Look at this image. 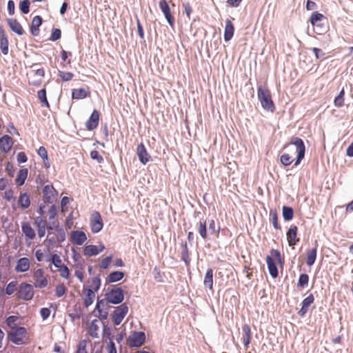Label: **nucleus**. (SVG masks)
<instances>
[{
	"instance_id": "obj_1",
	"label": "nucleus",
	"mask_w": 353,
	"mask_h": 353,
	"mask_svg": "<svg viewBox=\"0 0 353 353\" xmlns=\"http://www.w3.org/2000/svg\"><path fill=\"white\" fill-rule=\"evenodd\" d=\"M101 279L98 276L91 278L87 285H84L82 290L83 305L88 307L91 305L95 299V294L101 287Z\"/></svg>"
},
{
	"instance_id": "obj_2",
	"label": "nucleus",
	"mask_w": 353,
	"mask_h": 353,
	"mask_svg": "<svg viewBox=\"0 0 353 353\" xmlns=\"http://www.w3.org/2000/svg\"><path fill=\"white\" fill-rule=\"evenodd\" d=\"M273 258L281 265L283 264L284 260L281 257L280 252L275 249H272L271 250V256H267L266 257V263L270 274L272 278L275 279L278 276L279 273L276 265L273 261Z\"/></svg>"
},
{
	"instance_id": "obj_3",
	"label": "nucleus",
	"mask_w": 353,
	"mask_h": 353,
	"mask_svg": "<svg viewBox=\"0 0 353 353\" xmlns=\"http://www.w3.org/2000/svg\"><path fill=\"white\" fill-rule=\"evenodd\" d=\"M258 98L263 109L271 112L274 111L275 105L270 90H258Z\"/></svg>"
},
{
	"instance_id": "obj_4",
	"label": "nucleus",
	"mask_w": 353,
	"mask_h": 353,
	"mask_svg": "<svg viewBox=\"0 0 353 353\" xmlns=\"http://www.w3.org/2000/svg\"><path fill=\"white\" fill-rule=\"evenodd\" d=\"M9 339L16 345H22L26 343L27 339V330L23 327H19L8 332Z\"/></svg>"
},
{
	"instance_id": "obj_5",
	"label": "nucleus",
	"mask_w": 353,
	"mask_h": 353,
	"mask_svg": "<svg viewBox=\"0 0 353 353\" xmlns=\"http://www.w3.org/2000/svg\"><path fill=\"white\" fill-rule=\"evenodd\" d=\"M290 143L294 145L296 148L297 157L294 165L297 166L305 157V146L303 140L297 137H292L290 139Z\"/></svg>"
},
{
	"instance_id": "obj_6",
	"label": "nucleus",
	"mask_w": 353,
	"mask_h": 353,
	"mask_svg": "<svg viewBox=\"0 0 353 353\" xmlns=\"http://www.w3.org/2000/svg\"><path fill=\"white\" fill-rule=\"evenodd\" d=\"M123 291L121 288L114 287L105 295V299L108 303L119 304L123 300Z\"/></svg>"
},
{
	"instance_id": "obj_7",
	"label": "nucleus",
	"mask_w": 353,
	"mask_h": 353,
	"mask_svg": "<svg viewBox=\"0 0 353 353\" xmlns=\"http://www.w3.org/2000/svg\"><path fill=\"white\" fill-rule=\"evenodd\" d=\"M34 291L32 286L26 283H21L19 287L17 296L19 299L29 301L32 299Z\"/></svg>"
},
{
	"instance_id": "obj_8",
	"label": "nucleus",
	"mask_w": 353,
	"mask_h": 353,
	"mask_svg": "<svg viewBox=\"0 0 353 353\" xmlns=\"http://www.w3.org/2000/svg\"><path fill=\"white\" fill-rule=\"evenodd\" d=\"M145 341V334L143 332H134L127 339L128 345L131 347H139Z\"/></svg>"
},
{
	"instance_id": "obj_9",
	"label": "nucleus",
	"mask_w": 353,
	"mask_h": 353,
	"mask_svg": "<svg viewBox=\"0 0 353 353\" xmlns=\"http://www.w3.org/2000/svg\"><path fill=\"white\" fill-rule=\"evenodd\" d=\"M34 286L37 288H46L48 284V281L41 268L35 270L33 272Z\"/></svg>"
},
{
	"instance_id": "obj_10",
	"label": "nucleus",
	"mask_w": 353,
	"mask_h": 353,
	"mask_svg": "<svg viewBox=\"0 0 353 353\" xmlns=\"http://www.w3.org/2000/svg\"><path fill=\"white\" fill-rule=\"evenodd\" d=\"M90 224L91 231L93 233H98L102 230L103 227V223L101 214L99 212L94 211L92 213Z\"/></svg>"
},
{
	"instance_id": "obj_11",
	"label": "nucleus",
	"mask_w": 353,
	"mask_h": 353,
	"mask_svg": "<svg viewBox=\"0 0 353 353\" xmlns=\"http://www.w3.org/2000/svg\"><path fill=\"white\" fill-rule=\"evenodd\" d=\"M44 74L45 72L43 68L32 70L28 75L29 83L34 86H39L44 77Z\"/></svg>"
},
{
	"instance_id": "obj_12",
	"label": "nucleus",
	"mask_w": 353,
	"mask_h": 353,
	"mask_svg": "<svg viewBox=\"0 0 353 353\" xmlns=\"http://www.w3.org/2000/svg\"><path fill=\"white\" fill-rule=\"evenodd\" d=\"M128 312V307L125 304H121L114 311L112 320L116 325H119Z\"/></svg>"
},
{
	"instance_id": "obj_13",
	"label": "nucleus",
	"mask_w": 353,
	"mask_h": 353,
	"mask_svg": "<svg viewBox=\"0 0 353 353\" xmlns=\"http://www.w3.org/2000/svg\"><path fill=\"white\" fill-rule=\"evenodd\" d=\"M159 8L167 20L168 24L173 27L175 23L174 17L172 15L170 8L165 0H161L159 2Z\"/></svg>"
},
{
	"instance_id": "obj_14",
	"label": "nucleus",
	"mask_w": 353,
	"mask_h": 353,
	"mask_svg": "<svg viewBox=\"0 0 353 353\" xmlns=\"http://www.w3.org/2000/svg\"><path fill=\"white\" fill-rule=\"evenodd\" d=\"M287 241L289 246H294L299 241L298 237V228L292 225L286 233Z\"/></svg>"
},
{
	"instance_id": "obj_15",
	"label": "nucleus",
	"mask_w": 353,
	"mask_h": 353,
	"mask_svg": "<svg viewBox=\"0 0 353 353\" xmlns=\"http://www.w3.org/2000/svg\"><path fill=\"white\" fill-rule=\"evenodd\" d=\"M45 202L52 203L57 196V192L52 185H46L43 189Z\"/></svg>"
},
{
	"instance_id": "obj_16",
	"label": "nucleus",
	"mask_w": 353,
	"mask_h": 353,
	"mask_svg": "<svg viewBox=\"0 0 353 353\" xmlns=\"http://www.w3.org/2000/svg\"><path fill=\"white\" fill-rule=\"evenodd\" d=\"M70 241L77 245H81L87 240V236L83 231L73 230L70 232Z\"/></svg>"
},
{
	"instance_id": "obj_17",
	"label": "nucleus",
	"mask_w": 353,
	"mask_h": 353,
	"mask_svg": "<svg viewBox=\"0 0 353 353\" xmlns=\"http://www.w3.org/2000/svg\"><path fill=\"white\" fill-rule=\"evenodd\" d=\"M100 114L97 110H94L90 118L85 123V127L88 130L96 129L99 125Z\"/></svg>"
},
{
	"instance_id": "obj_18",
	"label": "nucleus",
	"mask_w": 353,
	"mask_h": 353,
	"mask_svg": "<svg viewBox=\"0 0 353 353\" xmlns=\"http://www.w3.org/2000/svg\"><path fill=\"white\" fill-rule=\"evenodd\" d=\"M21 231L25 235L26 241H32L36 237V232L29 222L21 223Z\"/></svg>"
},
{
	"instance_id": "obj_19",
	"label": "nucleus",
	"mask_w": 353,
	"mask_h": 353,
	"mask_svg": "<svg viewBox=\"0 0 353 353\" xmlns=\"http://www.w3.org/2000/svg\"><path fill=\"white\" fill-rule=\"evenodd\" d=\"M57 234H53L51 232H49L48 234V238L49 241L51 243H62L65 239V230L60 228L57 229Z\"/></svg>"
},
{
	"instance_id": "obj_20",
	"label": "nucleus",
	"mask_w": 353,
	"mask_h": 353,
	"mask_svg": "<svg viewBox=\"0 0 353 353\" xmlns=\"http://www.w3.org/2000/svg\"><path fill=\"white\" fill-rule=\"evenodd\" d=\"M30 267V261L27 257L20 258L17 261L14 270L17 273L27 272Z\"/></svg>"
},
{
	"instance_id": "obj_21",
	"label": "nucleus",
	"mask_w": 353,
	"mask_h": 353,
	"mask_svg": "<svg viewBox=\"0 0 353 353\" xmlns=\"http://www.w3.org/2000/svg\"><path fill=\"white\" fill-rule=\"evenodd\" d=\"M137 154L139 157V161L143 164H146L150 160V156L148 153L146 148L143 143L138 145L137 148Z\"/></svg>"
},
{
	"instance_id": "obj_22",
	"label": "nucleus",
	"mask_w": 353,
	"mask_h": 353,
	"mask_svg": "<svg viewBox=\"0 0 353 353\" xmlns=\"http://www.w3.org/2000/svg\"><path fill=\"white\" fill-rule=\"evenodd\" d=\"M8 39L6 34V32L0 24V49L3 54L6 55L8 54Z\"/></svg>"
},
{
	"instance_id": "obj_23",
	"label": "nucleus",
	"mask_w": 353,
	"mask_h": 353,
	"mask_svg": "<svg viewBox=\"0 0 353 353\" xmlns=\"http://www.w3.org/2000/svg\"><path fill=\"white\" fill-rule=\"evenodd\" d=\"M13 145L12 139L8 135H4L0 139V150L5 153L8 152Z\"/></svg>"
},
{
	"instance_id": "obj_24",
	"label": "nucleus",
	"mask_w": 353,
	"mask_h": 353,
	"mask_svg": "<svg viewBox=\"0 0 353 353\" xmlns=\"http://www.w3.org/2000/svg\"><path fill=\"white\" fill-rule=\"evenodd\" d=\"M104 249L103 245H101L99 248L94 245H86L83 249V254L86 256H96L103 252Z\"/></svg>"
},
{
	"instance_id": "obj_25",
	"label": "nucleus",
	"mask_w": 353,
	"mask_h": 353,
	"mask_svg": "<svg viewBox=\"0 0 353 353\" xmlns=\"http://www.w3.org/2000/svg\"><path fill=\"white\" fill-rule=\"evenodd\" d=\"M314 298L312 294H310L306 298H305L302 301V307L298 312L299 315L301 316H304L307 313L309 307L314 303Z\"/></svg>"
},
{
	"instance_id": "obj_26",
	"label": "nucleus",
	"mask_w": 353,
	"mask_h": 353,
	"mask_svg": "<svg viewBox=\"0 0 353 353\" xmlns=\"http://www.w3.org/2000/svg\"><path fill=\"white\" fill-rule=\"evenodd\" d=\"M7 23L9 26L11 30L18 35H23L24 33V30L21 26V25L18 22V21L15 19L10 18L7 19Z\"/></svg>"
},
{
	"instance_id": "obj_27",
	"label": "nucleus",
	"mask_w": 353,
	"mask_h": 353,
	"mask_svg": "<svg viewBox=\"0 0 353 353\" xmlns=\"http://www.w3.org/2000/svg\"><path fill=\"white\" fill-rule=\"evenodd\" d=\"M242 340L244 346L248 348L252 339V332L248 324H244L242 326Z\"/></svg>"
},
{
	"instance_id": "obj_28",
	"label": "nucleus",
	"mask_w": 353,
	"mask_h": 353,
	"mask_svg": "<svg viewBox=\"0 0 353 353\" xmlns=\"http://www.w3.org/2000/svg\"><path fill=\"white\" fill-rule=\"evenodd\" d=\"M34 225L37 227L39 237H43L46 235V230L47 229L45 221L41 217L37 216L34 220Z\"/></svg>"
},
{
	"instance_id": "obj_29",
	"label": "nucleus",
	"mask_w": 353,
	"mask_h": 353,
	"mask_svg": "<svg viewBox=\"0 0 353 353\" xmlns=\"http://www.w3.org/2000/svg\"><path fill=\"white\" fill-rule=\"evenodd\" d=\"M43 23V19L41 16H36L33 18L30 26L31 34L34 36H37L39 34V27Z\"/></svg>"
},
{
	"instance_id": "obj_30",
	"label": "nucleus",
	"mask_w": 353,
	"mask_h": 353,
	"mask_svg": "<svg viewBox=\"0 0 353 353\" xmlns=\"http://www.w3.org/2000/svg\"><path fill=\"white\" fill-rule=\"evenodd\" d=\"M234 28L232 23V21L230 19H227L225 21V27L224 30V34L223 38L225 41H229L231 40L234 35Z\"/></svg>"
},
{
	"instance_id": "obj_31",
	"label": "nucleus",
	"mask_w": 353,
	"mask_h": 353,
	"mask_svg": "<svg viewBox=\"0 0 353 353\" xmlns=\"http://www.w3.org/2000/svg\"><path fill=\"white\" fill-rule=\"evenodd\" d=\"M18 206L22 210L28 208L30 205V198L27 193H21L17 202Z\"/></svg>"
},
{
	"instance_id": "obj_32",
	"label": "nucleus",
	"mask_w": 353,
	"mask_h": 353,
	"mask_svg": "<svg viewBox=\"0 0 353 353\" xmlns=\"http://www.w3.org/2000/svg\"><path fill=\"white\" fill-rule=\"evenodd\" d=\"M316 255V248L309 249L306 251V263L308 266H312L315 263Z\"/></svg>"
},
{
	"instance_id": "obj_33",
	"label": "nucleus",
	"mask_w": 353,
	"mask_h": 353,
	"mask_svg": "<svg viewBox=\"0 0 353 353\" xmlns=\"http://www.w3.org/2000/svg\"><path fill=\"white\" fill-rule=\"evenodd\" d=\"M203 285L210 290L213 289V270L212 268L207 270L203 280Z\"/></svg>"
},
{
	"instance_id": "obj_34",
	"label": "nucleus",
	"mask_w": 353,
	"mask_h": 353,
	"mask_svg": "<svg viewBox=\"0 0 353 353\" xmlns=\"http://www.w3.org/2000/svg\"><path fill=\"white\" fill-rule=\"evenodd\" d=\"M28 170L27 168H23L19 170L17 176L15 179L16 184L18 186H21L22 185L24 184L25 181L26 180L28 176Z\"/></svg>"
},
{
	"instance_id": "obj_35",
	"label": "nucleus",
	"mask_w": 353,
	"mask_h": 353,
	"mask_svg": "<svg viewBox=\"0 0 353 353\" xmlns=\"http://www.w3.org/2000/svg\"><path fill=\"white\" fill-rule=\"evenodd\" d=\"M124 277V273L121 271H114L111 272L107 277L108 283H114L121 281Z\"/></svg>"
},
{
	"instance_id": "obj_36",
	"label": "nucleus",
	"mask_w": 353,
	"mask_h": 353,
	"mask_svg": "<svg viewBox=\"0 0 353 353\" xmlns=\"http://www.w3.org/2000/svg\"><path fill=\"white\" fill-rule=\"evenodd\" d=\"M270 220L276 230H281V226L279 223L278 214L276 210H270Z\"/></svg>"
},
{
	"instance_id": "obj_37",
	"label": "nucleus",
	"mask_w": 353,
	"mask_h": 353,
	"mask_svg": "<svg viewBox=\"0 0 353 353\" xmlns=\"http://www.w3.org/2000/svg\"><path fill=\"white\" fill-rule=\"evenodd\" d=\"M324 18L325 17L322 14L315 12L312 14L310 21L312 26L318 28L319 23H321L322 19Z\"/></svg>"
},
{
	"instance_id": "obj_38",
	"label": "nucleus",
	"mask_w": 353,
	"mask_h": 353,
	"mask_svg": "<svg viewBox=\"0 0 353 353\" xmlns=\"http://www.w3.org/2000/svg\"><path fill=\"white\" fill-rule=\"evenodd\" d=\"M282 215L285 221H289L294 217V210L292 208L288 206H283Z\"/></svg>"
},
{
	"instance_id": "obj_39",
	"label": "nucleus",
	"mask_w": 353,
	"mask_h": 353,
	"mask_svg": "<svg viewBox=\"0 0 353 353\" xmlns=\"http://www.w3.org/2000/svg\"><path fill=\"white\" fill-rule=\"evenodd\" d=\"M19 320V317L17 316H10L6 320V323L7 325L13 330L14 329H17L19 327L17 325V322Z\"/></svg>"
},
{
	"instance_id": "obj_40",
	"label": "nucleus",
	"mask_w": 353,
	"mask_h": 353,
	"mask_svg": "<svg viewBox=\"0 0 353 353\" xmlns=\"http://www.w3.org/2000/svg\"><path fill=\"white\" fill-rule=\"evenodd\" d=\"M88 94V92L85 90H73L72 97L73 99H81L85 98Z\"/></svg>"
},
{
	"instance_id": "obj_41",
	"label": "nucleus",
	"mask_w": 353,
	"mask_h": 353,
	"mask_svg": "<svg viewBox=\"0 0 353 353\" xmlns=\"http://www.w3.org/2000/svg\"><path fill=\"white\" fill-rule=\"evenodd\" d=\"M198 232L199 233V234L201 235V236L203 239H206L207 237H208V234H207V228H206V221H200L199 223V226H198Z\"/></svg>"
},
{
	"instance_id": "obj_42",
	"label": "nucleus",
	"mask_w": 353,
	"mask_h": 353,
	"mask_svg": "<svg viewBox=\"0 0 353 353\" xmlns=\"http://www.w3.org/2000/svg\"><path fill=\"white\" fill-rule=\"evenodd\" d=\"M309 283V276L307 274H301L299 276L297 286L301 288H305L307 286Z\"/></svg>"
},
{
	"instance_id": "obj_43",
	"label": "nucleus",
	"mask_w": 353,
	"mask_h": 353,
	"mask_svg": "<svg viewBox=\"0 0 353 353\" xmlns=\"http://www.w3.org/2000/svg\"><path fill=\"white\" fill-rule=\"evenodd\" d=\"M30 2L28 0H22L19 3V9L23 14H28L30 12Z\"/></svg>"
},
{
	"instance_id": "obj_44",
	"label": "nucleus",
	"mask_w": 353,
	"mask_h": 353,
	"mask_svg": "<svg viewBox=\"0 0 353 353\" xmlns=\"http://www.w3.org/2000/svg\"><path fill=\"white\" fill-rule=\"evenodd\" d=\"M38 97H39L41 103H42L43 106L48 107V108L49 107V103H48V101L47 97H46V90H40L38 92Z\"/></svg>"
},
{
	"instance_id": "obj_45",
	"label": "nucleus",
	"mask_w": 353,
	"mask_h": 353,
	"mask_svg": "<svg viewBox=\"0 0 353 353\" xmlns=\"http://www.w3.org/2000/svg\"><path fill=\"white\" fill-rule=\"evenodd\" d=\"M99 326L96 324L95 321H92L88 332L90 335L94 338L98 337Z\"/></svg>"
},
{
	"instance_id": "obj_46",
	"label": "nucleus",
	"mask_w": 353,
	"mask_h": 353,
	"mask_svg": "<svg viewBox=\"0 0 353 353\" xmlns=\"http://www.w3.org/2000/svg\"><path fill=\"white\" fill-rule=\"evenodd\" d=\"M17 281H11L10 282L5 290V292L8 295H12L17 290Z\"/></svg>"
},
{
	"instance_id": "obj_47",
	"label": "nucleus",
	"mask_w": 353,
	"mask_h": 353,
	"mask_svg": "<svg viewBox=\"0 0 353 353\" xmlns=\"http://www.w3.org/2000/svg\"><path fill=\"white\" fill-rule=\"evenodd\" d=\"M280 160H281V163L284 166L290 165L293 162L292 157L288 154H282L281 156Z\"/></svg>"
},
{
	"instance_id": "obj_48",
	"label": "nucleus",
	"mask_w": 353,
	"mask_h": 353,
	"mask_svg": "<svg viewBox=\"0 0 353 353\" xmlns=\"http://www.w3.org/2000/svg\"><path fill=\"white\" fill-rule=\"evenodd\" d=\"M60 276L65 279H68L70 278V270L69 268L63 265L62 267L58 269Z\"/></svg>"
},
{
	"instance_id": "obj_49",
	"label": "nucleus",
	"mask_w": 353,
	"mask_h": 353,
	"mask_svg": "<svg viewBox=\"0 0 353 353\" xmlns=\"http://www.w3.org/2000/svg\"><path fill=\"white\" fill-rule=\"evenodd\" d=\"M112 261V256H109L103 259L99 264V267L101 269H107L109 268L110 263Z\"/></svg>"
},
{
	"instance_id": "obj_50",
	"label": "nucleus",
	"mask_w": 353,
	"mask_h": 353,
	"mask_svg": "<svg viewBox=\"0 0 353 353\" xmlns=\"http://www.w3.org/2000/svg\"><path fill=\"white\" fill-rule=\"evenodd\" d=\"M61 37V31L59 28H52V33L50 35V40L52 41H56L59 40Z\"/></svg>"
},
{
	"instance_id": "obj_51",
	"label": "nucleus",
	"mask_w": 353,
	"mask_h": 353,
	"mask_svg": "<svg viewBox=\"0 0 353 353\" xmlns=\"http://www.w3.org/2000/svg\"><path fill=\"white\" fill-rule=\"evenodd\" d=\"M66 292V288L63 284L58 285L55 289V295L57 297L63 296Z\"/></svg>"
},
{
	"instance_id": "obj_52",
	"label": "nucleus",
	"mask_w": 353,
	"mask_h": 353,
	"mask_svg": "<svg viewBox=\"0 0 353 353\" xmlns=\"http://www.w3.org/2000/svg\"><path fill=\"white\" fill-rule=\"evenodd\" d=\"M314 52L316 59L323 60L325 58V52L320 48H312L311 49Z\"/></svg>"
},
{
	"instance_id": "obj_53",
	"label": "nucleus",
	"mask_w": 353,
	"mask_h": 353,
	"mask_svg": "<svg viewBox=\"0 0 353 353\" xmlns=\"http://www.w3.org/2000/svg\"><path fill=\"white\" fill-rule=\"evenodd\" d=\"M52 263L54 264V265L57 268V269L60 268V267H62L64 264L62 263V261L59 255L57 254H54L52 256Z\"/></svg>"
},
{
	"instance_id": "obj_54",
	"label": "nucleus",
	"mask_w": 353,
	"mask_h": 353,
	"mask_svg": "<svg viewBox=\"0 0 353 353\" xmlns=\"http://www.w3.org/2000/svg\"><path fill=\"white\" fill-rule=\"evenodd\" d=\"M59 76L60 77V78L61 79L62 81H68L71 80L74 75L71 72H66L59 70Z\"/></svg>"
},
{
	"instance_id": "obj_55",
	"label": "nucleus",
	"mask_w": 353,
	"mask_h": 353,
	"mask_svg": "<svg viewBox=\"0 0 353 353\" xmlns=\"http://www.w3.org/2000/svg\"><path fill=\"white\" fill-rule=\"evenodd\" d=\"M70 203V199L68 196H63L61 201V212L65 213L68 211V205Z\"/></svg>"
},
{
	"instance_id": "obj_56",
	"label": "nucleus",
	"mask_w": 353,
	"mask_h": 353,
	"mask_svg": "<svg viewBox=\"0 0 353 353\" xmlns=\"http://www.w3.org/2000/svg\"><path fill=\"white\" fill-rule=\"evenodd\" d=\"M3 198L7 201H15L14 196V191L12 189H8L5 191L3 194Z\"/></svg>"
},
{
	"instance_id": "obj_57",
	"label": "nucleus",
	"mask_w": 353,
	"mask_h": 353,
	"mask_svg": "<svg viewBox=\"0 0 353 353\" xmlns=\"http://www.w3.org/2000/svg\"><path fill=\"white\" fill-rule=\"evenodd\" d=\"M90 157L96 160L98 163H101L103 161V157L99 154V152L97 150H92L90 152Z\"/></svg>"
},
{
	"instance_id": "obj_58",
	"label": "nucleus",
	"mask_w": 353,
	"mask_h": 353,
	"mask_svg": "<svg viewBox=\"0 0 353 353\" xmlns=\"http://www.w3.org/2000/svg\"><path fill=\"white\" fill-rule=\"evenodd\" d=\"M79 267H80V269L79 270H75V272H74V274L75 276L78 278V279L82 282L84 279V273H83V264L82 263H80L79 264Z\"/></svg>"
},
{
	"instance_id": "obj_59",
	"label": "nucleus",
	"mask_w": 353,
	"mask_h": 353,
	"mask_svg": "<svg viewBox=\"0 0 353 353\" xmlns=\"http://www.w3.org/2000/svg\"><path fill=\"white\" fill-rule=\"evenodd\" d=\"M183 7L185 9V13L188 19H190L191 14L192 12V9L190 4L188 2L183 3Z\"/></svg>"
},
{
	"instance_id": "obj_60",
	"label": "nucleus",
	"mask_w": 353,
	"mask_h": 353,
	"mask_svg": "<svg viewBox=\"0 0 353 353\" xmlns=\"http://www.w3.org/2000/svg\"><path fill=\"white\" fill-rule=\"evenodd\" d=\"M17 160L18 163H25L28 161V157L24 152H20L17 155Z\"/></svg>"
},
{
	"instance_id": "obj_61",
	"label": "nucleus",
	"mask_w": 353,
	"mask_h": 353,
	"mask_svg": "<svg viewBox=\"0 0 353 353\" xmlns=\"http://www.w3.org/2000/svg\"><path fill=\"white\" fill-rule=\"evenodd\" d=\"M37 154L41 159H46L48 155L47 150L43 146H40L37 150Z\"/></svg>"
},
{
	"instance_id": "obj_62",
	"label": "nucleus",
	"mask_w": 353,
	"mask_h": 353,
	"mask_svg": "<svg viewBox=\"0 0 353 353\" xmlns=\"http://www.w3.org/2000/svg\"><path fill=\"white\" fill-rule=\"evenodd\" d=\"M48 214H49V219L50 220L54 219V218L56 217V216L57 214V208L54 205H52L50 208V209L48 210Z\"/></svg>"
},
{
	"instance_id": "obj_63",
	"label": "nucleus",
	"mask_w": 353,
	"mask_h": 353,
	"mask_svg": "<svg viewBox=\"0 0 353 353\" xmlns=\"http://www.w3.org/2000/svg\"><path fill=\"white\" fill-rule=\"evenodd\" d=\"M77 353H88L86 350V341H82L79 343Z\"/></svg>"
},
{
	"instance_id": "obj_64",
	"label": "nucleus",
	"mask_w": 353,
	"mask_h": 353,
	"mask_svg": "<svg viewBox=\"0 0 353 353\" xmlns=\"http://www.w3.org/2000/svg\"><path fill=\"white\" fill-rule=\"evenodd\" d=\"M40 314L43 320L47 319L50 314V309L47 307H43L40 310Z\"/></svg>"
}]
</instances>
